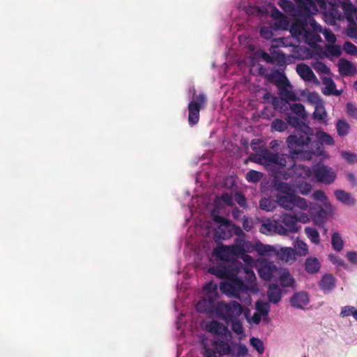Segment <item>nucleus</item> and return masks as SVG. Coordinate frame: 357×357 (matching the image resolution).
Returning <instances> with one entry per match:
<instances>
[{
  "label": "nucleus",
  "mask_w": 357,
  "mask_h": 357,
  "mask_svg": "<svg viewBox=\"0 0 357 357\" xmlns=\"http://www.w3.org/2000/svg\"><path fill=\"white\" fill-rule=\"evenodd\" d=\"M289 155L273 153L268 150H263L261 154L254 156V160L259 164L274 168V176L276 179L287 180L290 177L307 178L313 174L308 167L298 163L296 160H310L313 155H320L319 149L307 151L303 149L298 153H291Z\"/></svg>",
  "instance_id": "f257e3e1"
},
{
  "label": "nucleus",
  "mask_w": 357,
  "mask_h": 357,
  "mask_svg": "<svg viewBox=\"0 0 357 357\" xmlns=\"http://www.w3.org/2000/svg\"><path fill=\"white\" fill-rule=\"evenodd\" d=\"M311 15L312 14L307 15L304 20L310 24L313 31H308L303 24L296 22L290 27L291 37L278 38L275 40V42L278 43L280 46L284 47H293L291 56L298 60L310 59L312 58V56L307 48L296 45L293 40L296 43H304L311 47L321 41V37L318 34V32H322V27L315 22Z\"/></svg>",
  "instance_id": "f03ea898"
},
{
  "label": "nucleus",
  "mask_w": 357,
  "mask_h": 357,
  "mask_svg": "<svg viewBox=\"0 0 357 357\" xmlns=\"http://www.w3.org/2000/svg\"><path fill=\"white\" fill-rule=\"evenodd\" d=\"M236 269L232 272L225 268H211L209 269L210 273L215 275L220 278H224L225 280L220 284L221 291L229 297H235L241 301L245 306H250L252 304V298L250 293H257L259 291L256 281H248L249 285L247 286L243 282L238 278L241 268V263H236Z\"/></svg>",
  "instance_id": "7ed1b4c3"
},
{
  "label": "nucleus",
  "mask_w": 357,
  "mask_h": 357,
  "mask_svg": "<svg viewBox=\"0 0 357 357\" xmlns=\"http://www.w3.org/2000/svg\"><path fill=\"white\" fill-rule=\"evenodd\" d=\"M287 121V125L289 124L298 132V135H291L287 138V147L291 153H298L310 144L314 131L298 117L288 115Z\"/></svg>",
  "instance_id": "20e7f679"
},
{
  "label": "nucleus",
  "mask_w": 357,
  "mask_h": 357,
  "mask_svg": "<svg viewBox=\"0 0 357 357\" xmlns=\"http://www.w3.org/2000/svg\"><path fill=\"white\" fill-rule=\"evenodd\" d=\"M210 233L209 223L204 222L202 225H196L194 228H190L188 231V236L185 241L186 247L190 250L194 255L202 256L206 253L208 250L206 241H203L201 248L202 237L208 236Z\"/></svg>",
  "instance_id": "39448f33"
},
{
  "label": "nucleus",
  "mask_w": 357,
  "mask_h": 357,
  "mask_svg": "<svg viewBox=\"0 0 357 357\" xmlns=\"http://www.w3.org/2000/svg\"><path fill=\"white\" fill-rule=\"evenodd\" d=\"M296 6L289 0H279L278 5L287 14L294 17L303 16L304 18L310 14L318 13L315 0H294Z\"/></svg>",
  "instance_id": "423d86ee"
},
{
  "label": "nucleus",
  "mask_w": 357,
  "mask_h": 357,
  "mask_svg": "<svg viewBox=\"0 0 357 357\" xmlns=\"http://www.w3.org/2000/svg\"><path fill=\"white\" fill-rule=\"evenodd\" d=\"M204 198L203 197H194L192 200L191 205L189 206L190 213H192L193 208L195 207V204L197 203V208H195L199 213H203L206 211H210L212 213L213 211H215V214H218L220 213V210L224 208V206H231L234 203V198L231 194L227 192H224L220 197H216L214 201V205L213 208H211V206L208 204H203Z\"/></svg>",
  "instance_id": "0eeeda50"
},
{
  "label": "nucleus",
  "mask_w": 357,
  "mask_h": 357,
  "mask_svg": "<svg viewBox=\"0 0 357 357\" xmlns=\"http://www.w3.org/2000/svg\"><path fill=\"white\" fill-rule=\"evenodd\" d=\"M236 257L237 256L235 255V253L231 250L229 245L220 244L213 249V251L211 255L208 256V258L211 261H217L223 264L230 263L231 266L229 267H226L224 266L219 267L212 266V268H215L218 269L225 268L228 270L229 273H232L236 269V264L241 263L240 261L236 260ZM210 268H211V267H210L208 270ZM208 272L210 273L209 271Z\"/></svg>",
  "instance_id": "6e6552de"
},
{
  "label": "nucleus",
  "mask_w": 357,
  "mask_h": 357,
  "mask_svg": "<svg viewBox=\"0 0 357 357\" xmlns=\"http://www.w3.org/2000/svg\"><path fill=\"white\" fill-rule=\"evenodd\" d=\"M217 351L220 355L231 357H246L248 354L246 345L240 342H233L231 337L217 342Z\"/></svg>",
  "instance_id": "1a4fd4ad"
},
{
  "label": "nucleus",
  "mask_w": 357,
  "mask_h": 357,
  "mask_svg": "<svg viewBox=\"0 0 357 357\" xmlns=\"http://www.w3.org/2000/svg\"><path fill=\"white\" fill-rule=\"evenodd\" d=\"M242 312V306L236 301L219 302L215 307V315L227 324L239 317Z\"/></svg>",
  "instance_id": "9d476101"
},
{
  "label": "nucleus",
  "mask_w": 357,
  "mask_h": 357,
  "mask_svg": "<svg viewBox=\"0 0 357 357\" xmlns=\"http://www.w3.org/2000/svg\"><path fill=\"white\" fill-rule=\"evenodd\" d=\"M190 93L192 97L188 104V123L192 126L198 123L200 109L204 107L206 98L204 93L196 96L195 89H190Z\"/></svg>",
  "instance_id": "9b49d317"
},
{
  "label": "nucleus",
  "mask_w": 357,
  "mask_h": 357,
  "mask_svg": "<svg viewBox=\"0 0 357 357\" xmlns=\"http://www.w3.org/2000/svg\"><path fill=\"white\" fill-rule=\"evenodd\" d=\"M213 220L218 224L215 228L214 238L216 240H227L232 236L233 224L225 218L215 214L213 211L211 214Z\"/></svg>",
  "instance_id": "f8f14e48"
},
{
  "label": "nucleus",
  "mask_w": 357,
  "mask_h": 357,
  "mask_svg": "<svg viewBox=\"0 0 357 357\" xmlns=\"http://www.w3.org/2000/svg\"><path fill=\"white\" fill-rule=\"evenodd\" d=\"M206 331L216 336L212 342V346L217 349V342L227 340L231 337V334L227 326L218 321H210L205 324Z\"/></svg>",
  "instance_id": "ddd939ff"
},
{
  "label": "nucleus",
  "mask_w": 357,
  "mask_h": 357,
  "mask_svg": "<svg viewBox=\"0 0 357 357\" xmlns=\"http://www.w3.org/2000/svg\"><path fill=\"white\" fill-rule=\"evenodd\" d=\"M276 77V86L278 88L279 95L286 101H295L297 100L296 94L292 90V86L284 73H278Z\"/></svg>",
  "instance_id": "4468645a"
},
{
  "label": "nucleus",
  "mask_w": 357,
  "mask_h": 357,
  "mask_svg": "<svg viewBox=\"0 0 357 357\" xmlns=\"http://www.w3.org/2000/svg\"><path fill=\"white\" fill-rule=\"evenodd\" d=\"M313 175L316 181L325 185L332 184L337 177L336 172L332 167L324 165L314 167Z\"/></svg>",
  "instance_id": "2eb2a0df"
},
{
  "label": "nucleus",
  "mask_w": 357,
  "mask_h": 357,
  "mask_svg": "<svg viewBox=\"0 0 357 357\" xmlns=\"http://www.w3.org/2000/svg\"><path fill=\"white\" fill-rule=\"evenodd\" d=\"M190 315L181 313L176 321V328L177 331L179 333V342L180 344L184 342L185 340H183L186 336L190 339V336L192 333V322H188L190 319Z\"/></svg>",
  "instance_id": "dca6fc26"
},
{
  "label": "nucleus",
  "mask_w": 357,
  "mask_h": 357,
  "mask_svg": "<svg viewBox=\"0 0 357 357\" xmlns=\"http://www.w3.org/2000/svg\"><path fill=\"white\" fill-rule=\"evenodd\" d=\"M257 268L259 276L267 281L270 280L278 271L276 266L273 262L265 259L257 260Z\"/></svg>",
  "instance_id": "f3484780"
},
{
  "label": "nucleus",
  "mask_w": 357,
  "mask_h": 357,
  "mask_svg": "<svg viewBox=\"0 0 357 357\" xmlns=\"http://www.w3.org/2000/svg\"><path fill=\"white\" fill-rule=\"evenodd\" d=\"M280 222L284 225L283 229L285 230V234H282V236H287L289 233H296L301 228L294 215L284 213L280 216Z\"/></svg>",
  "instance_id": "a211bd4d"
},
{
  "label": "nucleus",
  "mask_w": 357,
  "mask_h": 357,
  "mask_svg": "<svg viewBox=\"0 0 357 357\" xmlns=\"http://www.w3.org/2000/svg\"><path fill=\"white\" fill-rule=\"evenodd\" d=\"M278 38H276L277 40ZM276 43V47L272 45L270 48V54L266 52H262V59L268 63H282L285 62L284 54L278 47H280L278 43L275 42V39L273 40Z\"/></svg>",
  "instance_id": "6ab92c4d"
},
{
  "label": "nucleus",
  "mask_w": 357,
  "mask_h": 357,
  "mask_svg": "<svg viewBox=\"0 0 357 357\" xmlns=\"http://www.w3.org/2000/svg\"><path fill=\"white\" fill-rule=\"evenodd\" d=\"M240 256L241 257L242 260L247 265V266L243 267V265L241 264L240 272L241 271H243L247 281H250L251 282L256 281L257 278L252 270V267L255 264L257 266V260L255 261L252 257L248 254H241Z\"/></svg>",
  "instance_id": "aec40b11"
},
{
  "label": "nucleus",
  "mask_w": 357,
  "mask_h": 357,
  "mask_svg": "<svg viewBox=\"0 0 357 357\" xmlns=\"http://www.w3.org/2000/svg\"><path fill=\"white\" fill-rule=\"evenodd\" d=\"M310 213L312 215L314 222L319 226H322L326 218L329 215L333 214L330 213L326 208L324 209L321 206L314 203H310Z\"/></svg>",
  "instance_id": "412c9836"
},
{
  "label": "nucleus",
  "mask_w": 357,
  "mask_h": 357,
  "mask_svg": "<svg viewBox=\"0 0 357 357\" xmlns=\"http://www.w3.org/2000/svg\"><path fill=\"white\" fill-rule=\"evenodd\" d=\"M315 135L318 142H312L311 141L310 144L305 147V149L307 151H311L312 149L317 150L319 149L321 151V154L319 155H321L322 154V150L320 149L319 144L325 145H333L334 144V139L330 135L322 130L317 131Z\"/></svg>",
  "instance_id": "4be33fe9"
},
{
  "label": "nucleus",
  "mask_w": 357,
  "mask_h": 357,
  "mask_svg": "<svg viewBox=\"0 0 357 357\" xmlns=\"http://www.w3.org/2000/svg\"><path fill=\"white\" fill-rule=\"evenodd\" d=\"M259 231L261 233L266 235L271 233H276L280 235L285 234V230L283 229V225L280 224L279 220H266L261 225Z\"/></svg>",
  "instance_id": "5701e85b"
},
{
  "label": "nucleus",
  "mask_w": 357,
  "mask_h": 357,
  "mask_svg": "<svg viewBox=\"0 0 357 357\" xmlns=\"http://www.w3.org/2000/svg\"><path fill=\"white\" fill-rule=\"evenodd\" d=\"M309 303V294L303 291L294 294L290 299L291 305L297 309L304 310Z\"/></svg>",
  "instance_id": "b1692460"
},
{
  "label": "nucleus",
  "mask_w": 357,
  "mask_h": 357,
  "mask_svg": "<svg viewBox=\"0 0 357 357\" xmlns=\"http://www.w3.org/2000/svg\"><path fill=\"white\" fill-rule=\"evenodd\" d=\"M215 301L213 299L204 297L196 305V309L198 312L205 313L211 316L215 314Z\"/></svg>",
  "instance_id": "393cba45"
},
{
  "label": "nucleus",
  "mask_w": 357,
  "mask_h": 357,
  "mask_svg": "<svg viewBox=\"0 0 357 357\" xmlns=\"http://www.w3.org/2000/svg\"><path fill=\"white\" fill-rule=\"evenodd\" d=\"M275 254L278 259L287 263H293L296 259V252L292 248H281L280 250L275 249Z\"/></svg>",
  "instance_id": "a878e982"
},
{
  "label": "nucleus",
  "mask_w": 357,
  "mask_h": 357,
  "mask_svg": "<svg viewBox=\"0 0 357 357\" xmlns=\"http://www.w3.org/2000/svg\"><path fill=\"white\" fill-rule=\"evenodd\" d=\"M319 286L324 294H328L335 287V278L331 274H325L319 281Z\"/></svg>",
  "instance_id": "bb28decb"
},
{
  "label": "nucleus",
  "mask_w": 357,
  "mask_h": 357,
  "mask_svg": "<svg viewBox=\"0 0 357 357\" xmlns=\"http://www.w3.org/2000/svg\"><path fill=\"white\" fill-rule=\"evenodd\" d=\"M296 73L305 81L313 82L317 79L312 69L304 63H300L296 66Z\"/></svg>",
  "instance_id": "cd10ccee"
},
{
  "label": "nucleus",
  "mask_w": 357,
  "mask_h": 357,
  "mask_svg": "<svg viewBox=\"0 0 357 357\" xmlns=\"http://www.w3.org/2000/svg\"><path fill=\"white\" fill-rule=\"evenodd\" d=\"M295 194L289 195H278L277 203L280 206L287 211H292L294 208Z\"/></svg>",
  "instance_id": "c85d7f7f"
},
{
  "label": "nucleus",
  "mask_w": 357,
  "mask_h": 357,
  "mask_svg": "<svg viewBox=\"0 0 357 357\" xmlns=\"http://www.w3.org/2000/svg\"><path fill=\"white\" fill-rule=\"evenodd\" d=\"M312 198L317 201L321 202L324 206L329 211L330 213H334L335 207L331 204L328 197L321 190H315L312 195Z\"/></svg>",
  "instance_id": "c756f323"
},
{
  "label": "nucleus",
  "mask_w": 357,
  "mask_h": 357,
  "mask_svg": "<svg viewBox=\"0 0 357 357\" xmlns=\"http://www.w3.org/2000/svg\"><path fill=\"white\" fill-rule=\"evenodd\" d=\"M279 281L283 287H294L295 280L290 272L286 268L280 271Z\"/></svg>",
  "instance_id": "7c9ffc66"
},
{
  "label": "nucleus",
  "mask_w": 357,
  "mask_h": 357,
  "mask_svg": "<svg viewBox=\"0 0 357 357\" xmlns=\"http://www.w3.org/2000/svg\"><path fill=\"white\" fill-rule=\"evenodd\" d=\"M321 268L319 260L314 257H309L305 261V270L309 274H316Z\"/></svg>",
  "instance_id": "2f4dec72"
},
{
  "label": "nucleus",
  "mask_w": 357,
  "mask_h": 357,
  "mask_svg": "<svg viewBox=\"0 0 357 357\" xmlns=\"http://www.w3.org/2000/svg\"><path fill=\"white\" fill-rule=\"evenodd\" d=\"M317 101L315 102V108L313 112V118L318 120L320 122L326 123L327 117V113L326 112L324 103L317 97Z\"/></svg>",
  "instance_id": "473e14b6"
},
{
  "label": "nucleus",
  "mask_w": 357,
  "mask_h": 357,
  "mask_svg": "<svg viewBox=\"0 0 357 357\" xmlns=\"http://www.w3.org/2000/svg\"><path fill=\"white\" fill-rule=\"evenodd\" d=\"M321 80L324 86L322 89L324 94L326 96H339L340 94L338 91L335 90V84L331 78L324 77L321 78Z\"/></svg>",
  "instance_id": "72a5a7b5"
},
{
  "label": "nucleus",
  "mask_w": 357,
  "mask_h": 357,
  "mask_svg": "<svg viewBox=\"0 0 357 357\" xmlns=\"http://www.w3.org/2000/svg\"><path fill=\"white\" fill-rule=\"evenodd\" d=\"M267 295L270 303L277 304L281 300L282 291L277 284H273L269 286Z\"/></svg>",
  "instance_id": "f704fd0d"
},
{
  "label": "nucleus",
  "mask_w": 357,
  "mask_h": 357,
  "mask_svg": "<svg viewBox=\"0 0 357 357\" xmlns=\"http://www.w3.org/2000/svg\"><path fill=\"white\" fill-rule=\"evenodd\" d=\"M338 68L340 75L343 76L354 75L356 68L352 63L344 59H341L338 63Z\"/></svg>",
  "instance_id": "c9c22d12"
},
{
  "label": "nucleus",
  "mask_w": 357,
  "mask_h": 357,
  "mask_svg": "<svg viewBox=\"0 0 357 357\" xmlns=\"http://www.w3.org/2000/svg\"><path fill=\"white\" fill-rule=\"evenodd\" d=\"M334 194L337 199L345 205L352 206L355 204V199L351 194L343 190H337Z\"/></svg>",
  "instance_id": "e433bc0d"
},
{
  "label": "nucleus",
  "mask_w": 357,
  "mask_h": 357,
  "mask_svg": "<svg viewBox=\"0 0 357 357\" xmlns=\"http://www.w3.org/2000/svg\"><path fill=\"white\" fill-rule=\"evenodd\" d=\"M204 297L215 300L218 296V284L214 282L206 283L203 287Z\"/></svg>",
  "instance_id": "4c0bfd02"
},
{
  "label": "nucleus",
  "mask_w": 357,
  "mask_h": 357,
  "mask_svg": "<svg viewBox=\"0 0 357 357\" xmlns=\"http://www.w3.org/2000/svg\"><path fill=\"white\" fill-rule=\"evenodd\" d=\"M255 251L261 256L271 255L272 253L275 254V248L273 245L264 244L259 241H256Z\"/></svg>",
  "instance_id": "58836bf2"
},
{
  "label": "nucleus",
  "mask_w": 357,
  "mask_h": 357,
  "mask_svg": "<svg viewBox=\"0 0 357 357\" xmlns=\"http://www.w3.org/2000/svg\"><path fill=\"white\" fill-rule=\"evenodd\" d=\"M230 322L232 331L238 336L239 341L243 340L245 337V333L242 323L237 318Z\"/></svg>",
  "instance_id": "ea45409f"
},
{
  "label": "nucleus",
  "mask_w": 357,
  "mask_h": 357,
  "mask_svg": "<svg viewBox=\"0 0 357 357\" xmlns=\"http://www.w3.org/2000/svg\"><path fill=\"white\" fill-rule=\"evenodd\" d=\"M199 339L203 346L204 357H220L221 356L215 347L213 349L208 347L207 340L204 335L200 336Z\"/></svg>",
  "instance_id": "a19ab883"
},
{
  "label": "nucleus",
  "mask_w": 357,
  "mask_h": 357,
  "mask_svg": "<svg viewBox=\"0 0 357 357\" xmlns=\"http://www.w3.org/2000/svg\"><path fill=\"white\" fill-rule=\"evenodd\" d=\"M294 250L296 252V255L299 256H305L308 253V246L303 241L297 239L294 242Z\"/></svg>",
  "instance_id": "79ce46f5"
},
{
  "label": "nucleus",
  "mask_w": 357,
  "mask_h": 357,
  "mask_svg": "<svg viewBox=\"0 0 357 357\" xmlns=\"http://www.w3.org/2000/svg\"><path fill=\"white\" fill-rule=\"evenodd\" d=\"M255 307L257 311L264 317V319H267L268 312L270 311V305L268 302H264L262 301H257L255 304Z\"/></svg>",
  "instance_id": "37998d69"
},
{
  "label": "nucleus",
  "mask_w": 357,
  "mask_h": 357,
  "mask_svg": "<svg viewBox=\"0 0 357 357\" xmlns=\"http://www.w3.org/2000/svg\"><path fill=\"white\" fill-rule=\"evenodd\" d=\"M305 232L307 238L314 244H319L320 242V236L318 231L313 227H306L305 228Z\"/></svg>",
  "instance_id": "c03bdc74"
},
{
  "label": "nucleus",
  "mask_w": 357,
  "mask_h": 357,
  "mask_svg": "<svg viewBox=\"0 0 357 357\" xmlns=\"http://www.w3.org/2000/svg\"><path fill=\"white\" fill-rule=\"evenodd\" d=\"M336 129L340 136H346L350 130V125L345 120L340 119L336 123Z\"/></svg>",
  "instance_id": "a18cd8bd"
},
{
  "label": "nucleus",
  "mask_w": 357,
  "mask_h": 357,
  "mask_svg": "<svg viewBox=\"0 0 357 357\" xmlns=\"http://www.w3.org/2000/svg\"><path fill=\"white\" fill-rule=\"evenodd\" d=\"M245 241L246 240L245 239V237H237L234 239V243L229 245L230 248L237 257L240 256Z\"/></svg>",
  "instance_id": "49530a36"
},
{
  "label": "nucleus",
  "mask_w": 357,
  "mask_h": 357,
  "mask_svg": "<svg viewBox=\"0 0 357 357\" xmlns=\"http://www.w3.org/2000/svg\"><path fill=\"white\" fill-rule=\"evenodd\" d=\"M277 201L268 198H263L259 202V207L266 211H272L276 207Z\"/></svg>",
  "instance_id": "de8ad7c7"
},
{
  "label": "nucleus",
  "mask_w": 357,
  "mask_h": 357,
  "mask_svg": "<svg viewBox=\"0 0 357 357\" xmlns=\"http://www.w3.org/2000/svg\"><path fill=\"white\" fill-rule=\"evenodd\" d=\"M274 186L277 190L285 194L284 195L294 194L291 186L287 183L281 181L275 182Z\"/></svg>",
  "instance_id": "09e8293b"
},
{
  "label": "nucleus",
  "mask_w": 357,
  "mask_h": 357,
  "mask_svg": "<svg viewBox=\"0 0 357 357\" xmlns=\"http://www.w3.org/2000/svg\"><path fill=\"white\" fill-rule=\"evenodd\" d=\"M271 129L277 132H284L287 129V123L282 119H275L271 123Z\"/></svg>",
  "instance_id": "8fccbe9b"
},
{
  "label": "nucleus",
  "mask_w": 357,
  "mask_h": 357,
  "mask_svg": "<svg viewBox=\"0 0 357 357\" xmlns=\"http://www.w3.org/2000/svg\"><path fill=\"white\" fill-rule=\"evenodd\" d=\"M331 243L333 248L337 251H341L343 249V241L338 233H334L332 236Z\"/></svg>",
  "instance_id": "3c124183"
},
{
  "label": "nucleus",
  "mask_w": 357,
  "mask_h": 357,
  "mask_svg": "<svg viewBox=\"0 0 357 357\" xmlns=\"http://www.w3.org/2000/svg\"><path fill=\"white\" fill-rule=\"evenodd\" d=\"M313 68L319 74L329 75L331 73L330 68L321 61H317L312 64Z\"/></svg>",
  "instance_id": "603ef678"
},
{
  "label": "nucleus",
  "mask_w": 357,
  "mask_h": 357,
  "mask_svg": "<svg viewBox=\"0 0 357 357\" xmlns=\"http://www.w3.org/2000/svg\"><path fill=\"white\" fill-rule=\"evenodd\" d=\"M294 215L296 218L297 222H299L303 224L308 223L312 219V215L310 213H307L303 211L295 212Z\"/></svg>",
  "instance_id": "864d4df0"
},
{
  "label": "nucleus",
  "mask_w": 357,
  "mask_h": 357,
  "mask_svg": "<svg viewBox=\"0 0 357 357\" xmlns=\"http://www.w3.org/2000/svg\"><path fill=\"white\" fill-rule=\"evenodd\" d=\"M250 344L258 354H262L264 352V345L260 339L252 337L250 340Z\"/></svg>",
  "instance_id": "5fc2aeb1"
},
{
  "label": "nucleus",
  "mask_w": 357,
  "mask_h": 357,
  "mask_svg": "<svg viewBox=\"0 0 357 357\" xmlns=\"http://www.w3.org/2000/svg\"><path fill=\"white\" fill-rule=\"evenodd\" d=\"M294 200V208L297 207L302 211H305L308 208H310V204H309L305 198L296 195Z\"/></svg>",
  "instance_id": "6e6d98bb"
},
{
  "label": "nucleus",
  "mask_w": 357,
  "mask_h": 357,
  "mask_svg": "<svg viewBox=\"0 0 357 357\" xmlns=\"http://www.w3.org/2000/svg\"><path fill=\"white\" fill-rule=\"evenodd\" d=\"M262 142L260 140V139H252L251 143H250V147L251 149L254 151H257L258 150L259 151V153H254V154H252L250 155V159L257 162V161H255L254 160V156L255 155H259L261 154V152L263 151V150H267L266 149H261L260 147V144ZM257 163H259L257 162Z\"/></svg>",
  "instance_id": "4d7b16f0"
},
{
  "label": "nucleus",
  "mask_w": 357,
  "mask_h": 357,
  "mask_svg": "<svg viewBox=\"0 0 357 357\" xmlns=\"http://www.w3.org/2000/svg\"><path fill=\"white\" fill-rule=\"evenodd\" d=\"M290 108L292 112L297 114L299 117H305L306 114L305 107L303 105L300 103H294L290 105Z\"/></svg>",
  "instance_id": "13d9d810"
},
{
  "label": "nucleus",
  "mask_w": 357,
  "mask_h": 357,
  "mask_svg": "<svg viewBox=\"0 0 357 357\" xmlns=\"http://www.w3.org/2000/svg\"><path fill=\"white\" fill-rule=\"evenodd\" d=\"M327 1L331 4L333 7L341 6V8L346 12L347 14H348L349 11L351 10L353 8L351 4L347 5L345 3L341 2L340 0H327Z\"/></svg>",
  "instance_id": "bf43d9fd"
},
{
  "label": "nucleus",
  "mask_w": 357,
  "mask_h": 357,
  "mask_svg": "<svg viewBox=\"0 0 357 357\" xmlns=\"http://www.w3.org/2000/svg\"><path fill=\"white\" fill-rule=\"evenodd\" d=\"M245 177L249 182L256 183L261 179V174L255 170H250L247 172Z\"/></svg>",
  "instance_id": "052dcab7"
},
{
  "label": "nucleus",
  "mask_w": 357,
  "mask_h": 357,
  "mask_svg": "<svg viewBox=\"0 0 357 357\" xmlns=\"http://www.w3.org/2000/svg\"><path fill=\"white\" fill-rule=\"evenodd\" d=\"M297 188L299 192L303 195H306L310 193L312 190V185L310 183L307 182H301L297 185Z\"/></svg>",
  "instance_id": "680f3d73"
},
{
  "label": "nucleus",
  "mask_w": 357,
  "mask_h": 357,
  "mask_svg": "<svg viewBox=\"0 0 357 357\" xmlns=\"http://www.w3.org/2000/svg\"><path fill=\"white\" fill-rule=\"evenodd\" d=\"M342 157L348 162L354 164L357 162V155L348 151H341Z\"/></svg>",
  "instance_id": "e2e57ef3"
},
{
  "label": "nucleus",
  "mask_w": 357,
  "mask_h": 357,
  "mask_svg": "<svg viewBox=\"0 0 357 357\" xmlns=\"http://www.w3.org/2000/svg\"><path fill=\"white\" fill-rule=\"evenodd\" d=\"M326 51L331 56H338L342 53L340 46L335 45H329L326 47Z\"/></svg>",
  "instance_id": "0e129e2a"
},
{
  "label": "nucleus",
  "mask_w": 357,
  "mask_h": 357,
  "mask_svg": "<svg viewBox=\"0 0 357 357\" xmlns=\"http://www.w3.org/2000/svg\"><path fill=\"white\" fill-rule=\"evenodd\" d=\"M256 241H246L244 243V246L241 250V254H247L255 251Z\"/></svg>",
  "instance_id": "69168bd1"
},
{
  "label": "nucleus",
  "mask_w": 357,
  "mask_h": 357,
  "mask_svg": "<svg viewBox=\"0 0 357 357\" xmlns=\"http://www.w3.org/2000/svg\"><path fill=\"white\" fill-rule=\"evenodd\" d=\"M343 49L349 54L356 55L357 54V47L350 42H346L343 45Z\"/></svg>",
  "instance_id": "338daca9"
},
{
  "label": "nucleus",
  "mask_w": 357,
  "mask_h": 357,
  "mask_svg": "<svg viewBox=\"0 0 357 357\" xmlns=\"http://www.w3.org/2000/svg\"><path fill=\"white\" fill-rule=\"evenodd\" d=\"M347 112L348 114L355 119H357V106L349 102L347 104Z\"/></svg>",
  "instance_id": "774afa93"
}]
</instances>
